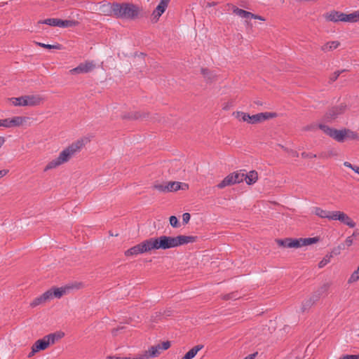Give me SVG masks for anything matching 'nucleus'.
<instances>
[{
	"instance_id": "1",
	"label": "nucleus",
	"mask_w": 359,
	"mask_h": 359,
	"mask_svg": "<svg viewBox=\"0 0 359 359\" xmlns=\"http://www.w3.org/2000/svg\"><path fill=\"white\" fill-rule=\"evenodd\" d=\"M84 146L83 140H78L63 149L58 157L50 161L44 168L43 171L56 168L63 163L68 162L77 152L80 151Z\"/></svg>"
},
{
	"instance_id": "2",
	"label": "nucleus",
	"mask_w": 359,
	"mask_h": 359,
	"mask_svg": "<svg viewBox=\"0 0 359 359\" xmlns=\"http://www.w3.org/2000/svg\"><path fill=\"white\" fill-rule=\"evenodd\" d=\"M158 239V250H168L177 248L197 241V236L179 235L175 237L161 236Z\"/></svg>"
},
{
	"instance_id": "3",
	"label": "nucleus",
	"mask_w": 359,
	"mask_h": 359,
	"mask_svg": "<svg viewBox=\"0 0 359 359\" xmlns=\"http://www.w3.org/2000/svg\"><path fill=\"white\" fill-rule=\"evenodd\" d=\"M114 16L116 18L135 20L140 14L138 6L131 3H114Z\"/></svg>"
},
{
	"instance_id": "4",
	"label": "nucleus",
	"mask_w": 359,
	"mask_h": 359,
	"mask_svg": "<svg viewBox=\"0 0 359 359\" xmlns=\"http://www.w3.org/2000/svg\"><path fill=\"white\" fill-rule=\"evenodd\" d=\"M318 127L326 135L339 142H343L346 139L358 140L359 138L358 135L355 132L349 129L337 130L323 123H320Z\"/></svg>"
},
{
	"instance_id": "5",
	"label": "nucleus",
	"mask_w": 359,
	"mask_h": 359,
	"mask_svg": "<svg viewBox=\"0 0 359 359\" xmlns=\"http://www.w3.org/2000/svg\"><path fill=\"white\" fill-rule=\"evenodd\" d=\"M69 287H52L51 289L43 293L39 297L34 299V300L30 303V306L34 308L39 305L44 304L48 301H50V299H53V297L60 298L65 294H66L67 290H69Z\"/></svg>"
},
{
	"instance_id": "6",
	"label": "nucleus",
	"mask_w": 359,
	"mask_h": 359,
	"mask_svg": "<svg viewBox=\"0 0 359 359\" xmlns=\"http://www.w3.org/2000/svg\"><path fill=\"white\" fill-rule=\"evenodd\" d=\"M236 118L240 121L247 122L250 124H256L262 123L269 118H273L277 116L275 112H262L254 115H250L243 111H236L234 113Z\"/></svg>"
},
{
	"instance_id": "7",
	"label": "nucleus",
	"mask_w": 359,
	"mask_h": 359,
	"mask_svg": "<svg viewBox=\"0 0 359 359\" xmlns=\"http://www.w3.org/2000/svg\"><path fill=\"white\" fill-rule=\"evenodd\" d=\"M12 104L15 106H36L39 105L41 99L36 95H25L19 97H12L10 99Z\"/></svg>"
},
{
	"instance_id": "8",
	"label": "nucleus",
	"mask_w": 359,
	"mask_h": 359,
	"mask_svg": "<svg viewBox=\"0 0 359 359\" xmlns=\"http://www.w3.org/2000/svg\"><path fill=\"white\" fill-rule=\"evenodd\" d=\"M39 23L48 25L52 27H72L79 24L78 21L73 20H61L59 18H47L40 20Z\"/></svg>"
},
{
	"instance_id": "9",
	"label": "nucleus",
	"mask_w": 359,
	"mask_h": 359,
	"mask_svg": "<svg viewBox=\"0 0 359 359\" xmlns=\"http://www.w3.org/2000/svg\"><path fill=\"white\" fill-rule=\"evenodd\" d=\"M346 105L342 104L331 107L327 110L323 117V121L327 123H331L334 121L339 115L345 111Z\"/></svg>"
},
{
	"instance_id": "10",
	"label": "nucleus",
	"mask_w": 359,
	"mask_h": 359,
	"mask_svg": "<svg viewBox=\"0 0 359 359\" xmlns=\"http://www.w3.org/2000/svg\"><path fill=\"white\" fill-rule=\"evenodd\" d=\"M27 118V117L25 116H13L12 118L0 119V127H4L7 128L18 127L22 125Z\"/></svg>"
},
{
	"instance_id": "11",
	"label": "nucleus",
	"mask_w": 359,
	"mask_h": 359,
	"mask_svg": "<svg viewBox=\"0 0 359 359\" xmlns=\"http://www.w3.org/2000/svg\"><path fill=\"white\" fill-rule=\"evenodd\" d=\"M95 68V64L93 61L87 60L80 63L76 67L69 70L71 74H87L92 72Z\"/></svg>"
},
{
	"instance_id": "12",
	"label": "nucleus",
	"mask_w": 359,
	"mask_h": 359,
	"mask_svg": "<svg viewBox=\"0 0 359 359\" xmlns=\"http://www.w3.org/2000/svg\"><path fill=\"white\" fill-rule=\"evenodd\" d=\"M276 243L279 246L288 248H301L300 238H286L285 239H277Z\"/></svg>"
},
{
	"instance_id": "13",
	"label": "nucleus",
	"mask_w": 359,
	"mask_h": 359,
	"mask_svg": "<svg viewBox=\"0 0 359 359\" xmlns=\"http://www.w3.org/2000/svg\"><path fill=\"white\" fill-rule=\"evenodd\" d=\"M345 15H346V13L333 10L329 13H326L324 15V18H325V20L327 21L338 22H345V19H346Z\"/></svg>"
},
{
	"instance_id": "14",
	"label": "nucleus",
	"mask_w": 359,
	"mask_h": 359,
	"mask_svg": "<svg viewBox=\"0 0 359 359\" xmlns=\"http://www.w3.org/2000/svg\"><path fill=\"white\" fill-rule=\"evenodd\" d=\"M146 253L145 246L144 241L141 242L140 243L129 248L125 252V255L126 257L130 256H136L140 254Z\"/></svg>"
},
{
	"instance_id": "15",
	"label": "nucleus",
	"mask_w": 359,
	"mask_h": 359,
	"mask_svg": "<svg viewBox=\"0 0 359 359\" xmlns=\"http://www.w3.org/2000/svg\"><path fill=\"white\" fill-rule=\"evenodd\" d=\"M161 344H158L156 346H151L147 351L142 355H140L139 358L141 359L155 358L160 355L161 353Z\"/></svg>"
},
{
	"instance_id": "16",
	"label": "nucleus",
	"mask_w": 359,
	"mask_h": 359,
	"mask_svg": "<svg viewBox=\"0 0 359 359\" xmlns=\"http://www.w3.org/2000/svg\"><path fill=\"white\" fill-rule=\"evenodd\" d=\"M144 241L146 252H149L151 250H158V239L156 237H152L146 239Z\"/></svg>"
},
{
	"instance_id": "17",
	"label": "nucleus",
	"mask_w": 359,
	"mask_h": 359,
	"mask_svg": "<svg viewBox=\"0 0 359 359\" xmlns=\"http://www.w3.org/2000/svg\"><path fill=\"white\" fill-rule=\"evenodd\" d=\"M184 187L187 188L188 185L180 182H169L167 183L168 192L177 191L180 189H185Z\"/></svg>"
},
{
	"instance_id": "18",
	"label": "nucleus",
	"mask_w": 359,
	"mask_h": 359,
	"mask_svg": "<svg viewBox=\"0 0 359 359\" xmlns=\"http://www.w3.org/2000/svg\"><path fill=\"white\" fill-rule=\"evenodd\" d=\"M231 8H232V12L233 14H235L243 19H246V20L251 19V17H252L251 12L239 8L234 5H232Z\"/></svg>"
},
{
	"instance_id": "19",
	"label": "nucleus",
	"mask_w": 359,
	"mask_h": 359,
	"mask_svg": "<svg viewBox=\"0 0 359 359\" xmlns=\"http://www.w3.org/2000/svg\"><path fill=\"white\" fill-rule=\"evenodd\" d=\"M32 346L35 348L34 351H40L46 349L48 347L49 344L46 337L44 336L42 339L36 341Z\"/></svg>"
},
{
	"instance_id": "20",
	"label": "nucleus",
	"mask_w": 359,
	"mask_h": 359,
	"mask_svg": "<svg viewBox=\"0 0 359 359\" xmlns=\"http://www.w3.org/2000/svg\"><path fill=\"white\" fill-rule=\"evenodd\" d=\"M258 180V174L255 170L245 173V181L248 185L255 184Z\"/></svg>"
},
{
	"instance_id": "21",
	"label": "nucleus",
	"mask_w": 359,
	"mask_h": 359,
	"mask_svg": "<svg viewBox=\"0 0 359 359\" xmlns=\"http://www.w3.org/2000/svg\"><path fill=\"white\" fill-rule=\"evenodd\" d=\"M65 334L62 332H56L54 333L49 334L46 335V338L50 344H54L59 339H62L64 337Z\"/></svg>"
},
{
	"instance_id": "22",
	"label": "nucleus",
	"mask_w": 359,
	"mask_h": 359,
	"mask_svg": "<svg viewBox=\"0 0 359 359\" xmlns=\"http://www.w3.org/2000/svg\"><path fill=\"white\" fill-rule=\"evenodd\" d=\"M340 45L338 41H328L321 46V50L326 53L337 49Z\"/></svg>"
},
{
	"instance_id": "23",
	"label": "nucleus",
	"mask_w": 359,
	"mask_h": 359,
	"mask_svg": "<svg viewBox=\"0 0 359 359\" xmlns=\"http://www.w3.org/2000/svg\"><path fill=\"white\" fill-rule=\"evenodd\" d=\"M203 348V345L198 344L191 348L182 359H192L197 353Z\"/></svg>"
},
{
	"instance_id": "24",
	"label": "nucleus",
	"mask_w": 359,
	"mask_h": 359,
	"mask_svg": "<svg viewBox=\"0 0 359 359\" xmlns=\"http://www.w3.org/2000/svg\"><path fill=\"white\" fill-rule=\"evenodd\" d=\"M234 184L235 182H233V177L231 174H229L226 177H224V180L217 185V187L219 189H223L225 187L230 186Z\"/></svg>"
},
{
	"instance_id": "25",
	"label": "nucleus",
	"mask_w": 359,
	"mask_h": 359,
	"mask_svg": "<svg viewBox=\"0 0 359 359\" xmlns=\"http://www.w3.org/2000/svg\"><path fill=\"white\" fill-rule=\"evenodd\" d=\"M339 221L351 228L355 226V222L344 212L341 214Z\"/></svg>"
},
{
	"instance_id": "26",
	"label": "nucleus",
	"mask_w": 359,
	"mask_h": 359,
	"mask_svg": "<svg viewBox=\"0 0 359 359\" xmlns=\"http://www.w3.org/2000/svg\"><path fill=\"white\" fill-rule=\"evenodd\" d=\"M345 22H359V10L355 11L350 14H346Z\"/></svg>"
},
{
	"instance_id": "27",
	"label": "nucleus",
	"mask_w": 359,
	"mask_h": 359,
	"mask_svg": "<svg viewBox=\"0 0 359 359\" xmlns=\"http://www.w3.org/2000/svg\"><path fill=\"white\" fill-rule=\"evenodd\" d=\"M165 8H164L163 6L158 4L156 9L152 13V17L156 22L160 16L165 12Z\"/></svg>"
},
{
	"instance_id": "28",
	"label": "nucleus",
	"mask_w": 359,
	"mask_h": 359,
	"mask_svg": "<svg viewBox=\"0 0 359 359\" xmlns=\"http://www.w3.org/2000/svg\"><path fill=\"white\" fill-rule=\"evenodd\" d=\"M313 213L320 218L328 219L329 211L323 210L322 208H320L319 207L313 208Z\"/></svg>"
},
{
	"instance_id": "29",
	"label": "nucleus",
	"mask_w": 359,
	"mask_h": 359,
	"mask_svg": "<svg viewBox=\"0 0 359 359\" xmlns=\"http://www.w3.org/2000/svg\"><path fill=\"white\" fill-rule=\"evenodd\" d=\"M318 241H319L318 237L300 238L301 247L306 246V245H309L316 243Z\"/></svg>"
},
{
	"instance_id": "30",
	"label": "nucleus",
	"mask_w": 359,
	"mask_h": 359,
	"mask_svg": "<svg viewBox=\"0 0 359 359\" xmlns=\"http://www.w3.org/2000/svg\"><path fill=\"white\" fill-rule=\"evenodd\" d=\"M113 5H114V3H112V4L108 3L107 4H103L100 7V9L107 15H114V11L112 9Z\"/></svg>"
},
{
	"instance_id": "31",
	"label": "nucleus",
	"mask_w": 359,
	"mask_h": 359,
	"mask_svg": "<svg viewBox=\"0 0 359 359\" xmlns=\"http://www.w3.org/2000/svg\"><path fill=\"white\" fill-rule=\"evenodd\" d=\"M142 117H145V114H142L139 111L131 112V113H130L128 114H125V115H123L122 116V118H124V119H126V118H129V119H140Z\"/></svg>"
},
{
	"instance_id": "32",
	"label": "nucleus",
	"mask_w": 359,
	"mask_h": 359,
	"mask_svg": "<svg viewBox=\"0 0 359 359\" xmlns=\"http://www.w3.org/2000/svg\"><path fill=\"white\" fill-rule=\"evenodd\" d=\"M233 177V182L235 184L242 182L243 180H245V173L241 172H236L231 173Z\"/></svg>"
},
{
	"instance_id": "33",
	"label": "nucleus",
	"mask_w": 359,
	"mask_h": 359,
	"mask_svg": "<svg viewBox=\"0 0 359 359\" xmlns=\"http://www.w3.org/2000/svg\"><path fill=\"white\" fill-rule=\"evenodd\" d=\"M36 44L40 47L47 48V49H56V50H60L61 49V45L59 43H56L54 45H50V44H46L41 42H36Z\"/></svg>"
},
{
	"instance_id": "34",
	"label": "nucleus",
	"mask_w": 359,
	"mask_h": 359,
	"mask_svg": "<svg viewBox=\"0 0 359 359\" xmlns=\"http://www.w3.org/2000/svg\"><path fill=\"white\" fill-rule=\"evenodd\" d=\"M342 213L341 211H329L328 219L339 221Z\"/></svg>"
},
{
	"instance_id": "35",
	"label": "nucleus",
	"mask_w": 359,
	"mask_h": 359,
	"mask_svg": "<svg viewBox=\"0 0 359 359\" xmlns=\"http://www.w3.org/2000/svg\"><path fill=\"white\" fill-rule=\"evenodd\" d=\"M330 287V284L329 283H325L323 285H321L317 290H316L319 295L321 297L322 295L326 294Z\"/></svg>"
},
{
	"instance_id": "36",
	"label": "nucleus",
	"mask_w": 359,
	"mask_h": 359,
	"mask_svg": "<svg viewBox=\"0 0 359 359\" xmlns=\"http://www.w3.org/2000/svg\"><path fill=\"white\" fill-rule=\"evenodd\" d=\"M313 304H314V303H313V302L310 299L308 298V299H305L302 302V311L303 312L306 311V310L310 309Z\"/></svg>"
},
{
	"instance_id": "37",
	"label": "nucleus",
	"mask_w": 359,
	"mask_h": 359,
	"mask_svg": "<svg viewBox=\"0 0 359 359\" xmlns=\"http://www.w3.org/2000/svg\"><path fill=\"white\" fill-rule=\"evenodd\" d=\"M201 74L203 75V76L208 81H211L214 75L212 74V73L206 68H202L201 69Z\"/></svg>"
},
{
	"instance_id": "38",
	"label": "nucleus",
	"mask_w": 359,
	"mask_h": 359,
	"mask_svg": "<svg viewBox=\"0 0 359 359\" xmlns=\"http://www.w3.org/2000/svg\"><path fill=\"white\" fill-rule=\"evenodd\" d=\"M153 188L154 189H156L161 192H168V190H167V184H154L153 186Z\"/></svg>"
},
{
	"instance_id": "39",
	"label": "nucleus",
	"mask_w": 359,
	"mask_h": 359,
	"mask_svg": "<svg viewBox=\"0 0 359 359\" xmlns=\"http://www.w3.org/2000/svg\"><path fill=\"white\" fill-rule=\"evenodd\" d=\"M346 69H342V70H340V71H336L334 72L330 77V82H334L335 81L338 77L340 76V74L344 72H346Z\"/></svg>"
},
{
	"instance_id": "40",
	"label": "nucleus",
	"mask_w": 359,
	"mask_h": 359,
	"mask_svg": "<svg viewBox=\"0 0 359 359\" xmlns=\"http://www.w3.org/2000/svg\"><path fill=\"white\" fill-rule=\"evenodd\" d=\"M344 165L346 168H351L352 170H353L355 173L359 174V171H357V169L359 170V166L351 164V163L348 161H345L344 163Z\"/></svg>"
},
{
	"instance_id": "41",
	"label": "nucleus",
	"mask_w": 359,
	"mask_h": 359,
	"mask_svg": "<svg viewBox=\"0 0 359 359\" xmlns=\"http://www.w3.org/2000/svg\"><path fill=\"white\" fill-rule=\"evenodd\" d=\"M170 225L174 228H177L179 226V221L178 219L175 216H171L169 218Z\"/></svg>"
},
{
	"instance_id": "42",
	"label": "nucleus",
	"mask_w": 359,
	"mask_h": 359,
	"mask_svg": "<svg viewBox=\"0 0 359 359\" xmlns=\"http://www.w3.org/2000/svg\"><path fill=\"white\" fill-rule=\"evenodd\" d=\"M320 296L319 295V293L315 291L309 299H310L313 302V303L315 304L320 299Z\"/></svg>"
},
{
	"instance_id": "43",
	"label": "nucleus",
	"mask_w": 359,
	"mask_h": 359,
	"mask_svg": "<svg viewBox=\"0 0 359 359\" xmlns=\"http://www.w3.org/2000/svg\"><path fill=\"white\" fill-rule=\"evenodd\" d=\"M319 125H320V124H318V125H316V124H310V125H308V126H305V127L304 128V130H305V131H309V130H316L317 128H319V129H320V128L318 127V126H319Z\"/></svg>"
},
{
	"instance_id": "44",
	"label": "nucleus",
	"mask_w": 359,
	"mask_h": 359,
	"mask_svg": "<svg viewBox=\"0 0 359 359\" xmlns=\"http://www.w3.org/2000/svg\"><path fill=\"white\" fill-rule=\"evenodd\" d=\"M160 344L161 351L167 350L170 346V342L169 341H163Z\"/></svg>"
},
{
	"instance_id": "45",
	"label": "nucleus",
	"mask_w": 359,
	"mask_h": 359,
	"mask_svg": "<svg viewBox=\"0 0 359 359\" xmlns=\"http://www.w3.org/2000/svg\"><path fill=\"white\" fill-rule=\"evenodd\" d=\"M330 262V258H326V257H324L319 263H318V267L319 268H323L324 267L326 264H328V262Z\"/></svg>"
},
{
	"instance_id": "46",
	"label": "nucleus",
	"mask_w": 359,
	"mask_h": 359,
	"mask_svg": "<svg viewBox=\"0 0 359 359\" xmlns=\"http://www.w3.org/2000/svg\"><path fill=\"white\" fill-rule=\"evenodd\" d=\"M302 157L304 158H316V155L314 154H312V153H307V152H302Z\"/></svg>"
},
{
	"instance_id": "47",
	"label": "nucleus",
	"mask_w": 359,
	"mask_h": 359,
	"mask_svg": "<svg viewBox=\"0 0 359 359\" xmlns=\"http://www.w3.org/2000/svg\"><path fill=\"white\" fill-rule=\"evenodd\" d=\"M190 218H191V215L188 212H185L182 215V221H183V223L184 224H187L189 220H190Z\"/></svg>"
},
{
	"instance_id": "48",
	"label": "nucleus",
	"mask_w": 359,
	"mask_h": 359,
	"mask_svg": "<svg viewBox=\"0 0 359 359\" xmlns=\"http://www.w3.org/2000/svg\"><path fill=\"white\" fill-rule=\"evenodd\" d=\"M339 359H359L358 355H344L341 356Z\"/></svg>"
},
{
	"instance_id": "49",
	"label": "nucleus",
	"mask_w": 359,
	"mask_h": 359,
	"mask_svg": "<svg viewBox=\"0 0 359 359\" xmlns=\"http://www.w3.org/2000/svg\"><path fill=\"white\" fill-rule=\"evenodd\" d=\"M236 294L234 292L225 294L223 297L224 299L228 300L231 299H236Z\"/></svg>"
},
{
	"instance_id": "50",
	"label": "nucleus",
	"mask_w": 359,
	"mask_h": 359,
	"mask_svg": "<svg viewBox=\"0 0 359 359\" xmlns=\"http://www.w3.org/2000/svg\"><path fill=\"white\" fill-rule=\"evenodd\" d=\"M107 358L108 359H141L140 358H139V356L136 357V358H131L129 357H118V356H115V355L108 356Z\"/></svg>"
},
{
	"instance_id": "51",
	"label": "nucleus",
	"mask_w": 359,
	"mask_h": 359,
	"mask_svg": "<svg viewBox=\"0 0 359 359\" xmlns=\"http://www.w3.org/2000/svg\"><path fill=\"white\" fill-rule=\"evenodd\" d=\"M251 19H255V20H262V21H265V18L261 15H256V14H254L252 13V17H251Z\"/></svg>"
},
{
	"instance_id": "52",
	"label": "nucleus",
	"mask_w": 359,
	"mask_h": 359,
	"mask_svg": "<svg viewBox=\"0 0 359 359\" xmlns=\"http://www.w3.org/2000/svg\"><path fill=\"white\" fill-rule=\"evenodd\" d=\"M345 243L347 246H351L353 243V238L352 236H348L346 238L345 241Z\"/></svg>"
},
{
	"instance_id": "53",
	"label": "nucleus",
	"mask_w": 359,
	"mask_h": 359,
	"mask_svg": "<svg viewBox=\"0 0 359 359\" xmlns=\"http://www.w3.org/2000/svg\"><path fill=\"white\" fill-rule=\"evenodd\" d=\"M170 0H161L159 4L163 6L164 8H167Z\"/></svg>"
},
{
	"instance_id": "54",
	"label": "nucleus",
	"mask_w": 359,
	"mask_h": 359,
	"mask_svg": "<svg viewBox=\"0 0 359 359\" xmlns=\"http://www.w3.org/2000/svg\"><path fill=\"white\" fill-rule=\"evenodd\" d=\"M8 172V170H0V178L5 176Z\"/></svg>"
},
{
	"instance_id": "55",
	"label": "nucleus",
	"mask_w": 359,
	"mask_h": 359,
	"mask_svg": "<svg viewBox=\"0 0 359 359\" xmlns=\"http://www.w3.org/2000/svg\"><path fill=\"white\" fill-rule=\"evenodd\" d=\"M35 351V348L34 347L32 346V351L31 352L28 354V357L29 358H31L36 353H37L38 351Z\"/></svg>"
},
{
	"instance_id": "56",
	"label": "nucleus",
	"mask_w": 359,
	"mask_h": 359,
	"mask_svg": "<svg viewBox=\"0 0 359 359\" xmlns=\"http://www.w3.org/2000/svg\"><path fill=\"white\" fill-rule=\"evenodd\" d=\"M257 353L250 354L246 356L244 359H254Z\"/></svg>"
},
{
	"instance_id": "57",
	"label": "nucleus",
	"mask_w": 359,
	"mask_h": 359,
	"mask_svg": "<svg viewBox=\"0 0 359 359\" xmlns=\"http://www.w3.org/2000/svg\"><path fill=\"white\" fill-rule=\"evenodd\" d=\"M336 155H337L336 152H334L333 151H330L328 152L327 156H336Z\"/></svg>"
},
{
	"instance_id": "58",
	"label": "nucleus",
	"mask_w": 359,
	"mask_h": 359,
	"mask_svg": "<svg viewBox=\"0 0 359 359\" xmlns=\"http://www.w3.org/2000/svg\"><path fill=\"white\" fill-rule=\"evenodd\" d=\"M224 109H227V105H225V107H223Z\"/></svg>"
},
{
	"instance_id": "59",
	"label": "nucleus",
	"mask_w": 359,
	"mask_h": 359,
	"mask_svg": "<svg viewBox=\"0 0 359 359\" xmlns=\"http://www.w3.org/2000/svg\"><path fill=\"white\" fill-rule=\"evenodd\" d=\"M224 109H227V105H225V107H223Z\"/></svg>"
},
{
	"instance_id": "60",
	"label": "nucleus",
	"mask_w": 359,
	"mask_h": 359,
	"mask_svg": "<svg viewBox=\"0 0 359 359\" xmlns=\"http://www.w3.org/2000/svg\"><path fill=\"white\" fill-rule=\"evenodd\" d=\"M214 5H215V3H214V2L211 3V4H210V6H214Z\"/></svg>"
},
{
	"instance_id": "61",
	"label": "nucleus",
	"mask_w": 359,
	"mask_h": 359,
	"mask_svg": "<svg viewBox=\"0 0 359 359\" xmlns=\"http://www.w3.org/2000/svg\"><path fill=\"white\" fill-rule=\"evenodd\" d=\"M294 156H298V153L295 152Z\"/></svg>"
},
{
	"instance_id": "62",
	"label": "nucleus",
	"mask_w": 359,
	"mask_h": 359,
	"mask_svg": "<svg viewBox=\"0 0 359 359\" xmlns=\"http://www.w3.org/2000/svg\"><path fill=\"white\" fill-rule=\"evenodd\" d=\"M296 359H299V358H297Z\"/></svg>"
}]
</instances>
